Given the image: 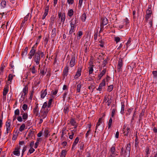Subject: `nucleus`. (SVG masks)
Returning <instances> with one entry per match:
<instances>
[{
	"mask_svg": "<svg viewBox=\"0 0 157 157\" xmlns=\"http://www.w3.org/2000/svg\"><path fill=\"white\" fill-rule=\"evenodd\" d=\"M33 56V59L34 62L36 65H38L40 63V60L41 58L44 57V54L40 49H38L37 51L35 52Z\"/></svg>",
	"mask_w": 157,
	"mask_h": 157,
	"instance_id": "f257e3e1",
	"label": "nucleus"
},
{
	"mask_svg": "<svg viewBox=\"0 0 157 157\" xmlns=\"http://www.w3.org/2000/svg\"><path fill=\"white\" fill-rule=\"evenodd\" d=\"M115 148V145L114 144L111 147L108 153L109 155L107 156V157H115L118 155V151H116Z\"/></svg>",
	"mask_w": 157,
	"mask_h": 157,
	"instance_id": "f03ea898",
	"label": "nucleus"
},
{
	"mask_svg": "<svg viewBox=\"0 0 157 157\" xmlns=\"http://www.w3.org/2000/svg\"><path fill=\"white\" fill-rule=\"evenodd\" d=\"M78 19L76 18H72L71 21H70V30H74L75 31L76 24L78 23Z\"/></svg>",
	"mask_w": 157,
	"mask_h": 157,
	"instance_id": "7ed1b4c3",
	"label": "nucleus"
},
{
	"mask_svg": "<svg viewBox=\"0 0 157 157\" xmlns=\"http://www.w3.org/2000/svg\"><path fill=\"white\" fill-rule=\"evenodd\" d=\"M39 41L40 40H39L37 42V43H36L32 47L30 52L28 55V58L29 59H32L33 56V55H34V53H35V52L36 51V48L37 45L38 44V42H39Z\"/></svg>",
	"mask_w": 157,
	"mask_h": 157,
	"instance_id": "20e7f679",
	"label": "nucleus"
},
{
	"mask_svg": "<svg viewBox=\"0 0 157 157\" xmlns=\"http://www.w3.org/2000/svg\"><path fill=\"white\" fill-rule=\"evenodd\" d=\"M131 151V144L129 143L126 146V149L124 151V156L126 157L127 156H129L130 154Z\"/></svg>",
	"mask_w": 157,
	"mask_h": 157,
	"instance_id": "39448f33",
	"label": "nucleus"
},
{
	"mask_svg": "<svg viewBox=\"0 0 157 157\" xmlns=\"http://www.w3.org/2000/svg\"><path fill=\"white\" fill-rule=\"evenodd\" d=\"M49 111L48 109H47L45 111L40 110L39 117L41 118L44 119L47 117Z\"/></svg>",
	"mask_w": 157,
	"mask_h": 157,
	"instance_id": "423d86ee",
	"label": "nucleus"
},
{
	"mask_svg": "<svg viewBox=\"0 0 157 157\" xmlns=\"http://www.w3.org/2000/svg\"><path fill=\"white\" fill-rule=\"evenodd\" d=\"M123 66V61L122 59H119L118 61V64L117 66V71L118 72H122V67Z\"/></svg>",
	"mask_w": 157,
	"mask_h": 157,
	"instance_id": "0eeeda50",
	"label": "nucleus"
},
{
	"mask_svg": "<svg viewBox=\"0 0 157 157\" xmlns=\"http://www.w3.org/2000/svg\"><path fill=\"white\" fill-rule=\"evenodd\" d=\"M6 131L7 133L10 132H11V122L10 121L8 120L6 123Z\"/></svg>",
	"mask_w": 157,
	"mask_h": 157,
	"instance_id": "6e6552de",
	"label": "nucleus"
},
{
	"mask_svg": "<svg viewBox=\"0 0 157 157\" xmlns=\"http://www.w3.org/2000/svg\"><path fill=\"white\" fill-rule=\"evenodd\" d=\"M21 148V146L20 145H17L14 149V151L13 152L14 155L19 156L20 155V152L19 150Z\"/></svg>",
	"mask_w": 157,
	"mask_h": 157,
	"instance_id": "1a4fd4ad",
	"label": "nucleus"
},
{
	"mask_svg": "<svg viewBox=\"0 0 157 157\" xmlns=\"http://www.w3.org/2000/svg\"><path fill=\"white\" fill-rule=\"evenodd\" d=\"M82 69V67L79 66L77 69V71L75 75L74 76L75 79L78 78L81 75V71Z\"/></svg>",
	"mask_w": 157,
	"mask_h": 157,
	"instance_id": "9d476101",
	"label": "nucleus"
},
{
	"mask_svg": "<svg viewBox=\"0 0 157 157\" xmlns=\"http://www.w3.org/2000/svg\"><path fill=\"white\" fill-rule=\"evenodd\" d=\"M9 91V84L6 85L4 88L3 92V98H6V95Z\"/></svg>",
	"mask_w": 157,
	"mask_h": 157,
	"instance_id": "9b49d317",
	"label": "nucleus"
},
{
	"mask_svg": "<svg viewBox=\"0 0 157 157\" xmlns=\"http://www.w3.org/2000/svg\"><path fill=\"white\" fill-rule=\"evenodd\" d=\"M105 85V79H104L102 82L99 84V87L97 89V90L101 91L102 90V87Z\"/></svg>",
	"mask_w": 157,
	"mask_h": 157,
	"instance_id": "f8f14e48",
	"label": "nucleus"
},
{
	"mask_svg": "<svg viewBox=\"0 0 157 157\" xmlns=\"http://www.w3.org/2000/svg\"><path fill=\"white\" fill-rule=\"evenodd\" d=\"M108 23V20L107 18L105 17H103L101 18V24L102 25H105Z\"/></svg>",
	"mask_w": 157,
	"mask_h": 157,
	"instance_id": "ddd939ff",
	"label": "nucleus"
},
{
	"mask_svg": "<svg viewBox=\"0 0 157 157\" xmlns=\"http://www.w3.org/2000/svg\"><path fill=\"white\" fill-rule=\"evenodd\" d=\"M39 109L38 107V104H37L35 106L34 108L33 109V113L34 115L37 116L39 114Z\"/></svg>",
	"mask_w": 157,
	"mask_h": 157,
	"instance_id": "4468645a",
	"label": "nucleus"
},
{
	"mask_svg": "<svg viewBox=\"0 0 157 157\" xmlns=\"http://www.w3.org/2000/svg\"><path fill=\"white\" fill-rule=\"evenodd\" d=\"M21 115H22V118L25 122L28 118V115L27 113H25L22 110L21 111Z\"/></svg>",
	"mask_w": 157,
	"mask_h": 157,
	"instance_id": "2eb2a0df",
	"label": "nucleus"
},
{
	"mask_svg": "<svg viewBox=\"0 0 157 157\" xmlns=\"http://www.w3.org/2000/svg\"><path fill=\"white\" fill-rule=\"evenodd\" d=\"M75 56H73L71 57V59L70 62V65L71 67H73L75 63Z\"/></svg>",
	"mask_w": 157,
	"mask_h": 157,
	"instance_id": "dca6fc26",
	"label": "nucleus"
},
{
	"mask_svg": "<svg viewBox=\"0 0 157 157\" xmlns=\"http://www.w3.org/2000/svg\"><path fill=\"white\" fill-rule=\"evenodd\" d=\"M29 14H28L26 16L24 17V20L22 21V23L21 24V28H22L25 25V22L27 21L29 18Z\"/></svg>",
	"mask_w": 157,
	"mask_h": 157,
	"instance_id": "f3484780",
	"label": "nucleus"
},
{
	"mask_svg": "<svg viewBox=\"0 0 157 157\" xmlns=\"http://www.w3.org/2000/svg\"><path fill=\"white\" fill-rule=\"evenodd\" d=\"M69 71V67L68 65L66 66L64 68L63 72V75L64 76H67V75Z\"/></svg>",
	"mask_w": 157,
	"mask_h": 157,
	"instance_id": "a211bd4d",
	"label": "nucleus"
},
{
	"mask_svg": "<svg viewBox=\"0 0 157 157\" xmlns=\"http://www.w3.org/2000/svg\"><path fill=\"white\" fill-rule=\"evenodd\" d=\"M99 29V27H97L96 29V30L94 32V39L95 40H96L97 39L98 30Z\"/></svg>",
	"mask_w": 157,
	"mask_h": 157,
	"instance_id": "6ab92c4d",
	"label": "nucleus"
},
{
	"mask_svg": "<svg viewBox=\"0 0 157 157\" xmlns=\"http://www.w3.org/2000/svg\"><path fill=\"white\" fill-rule=\"evenodd\" d=\"M47 70V68L45 69L44 67H43L40 69V74L42 76L44 75L46 72Z\"/></svg>",
	"mask_w": 157,
	"mask_h": 157,
	"instance_id": "aec40b11",
	"label": "nucleus"
},
{
	"mask_svg": "<svg viewBox=\"0 0 157 157\" xmlns=\"http://www.w3.org/2000/svg\"><path fill=\"white\" fill-rule=\"evenodd\" d=\"M69 111V106L68 105H65L63 109V112L64 113L66 114H68Z\"/></svg>",
	"mask_w": 157,
	"mask_h": 157,
	"instance_id": "412c9836",
	"label": "nucleus"
},
{
	"mask_svg": "<svg viewBox=\"0 0 157 157\" xmlns=\"http://www.w3.org/2000/svg\"><path fill=\"white\" fill-rule=\"evenodd\" d=\"M47 94V90L46 89L44 91H41V98H44Z\"/></svg>",
	"mask_w": 157,
	"mask_h": 157,
	"instance_id": "4be33fe9",
	"label": "nucleus"
},
{
	"mask_svg": "<svg viewBox=\"0 0 157 157\" xmlns=\"http://www.w3.org/2000/svg\"><path fill=\"white\" fill-rule=\"evenodd\" d=\"M7 63L6 62L5 63L3 62L1 65L0 71H3L5 68L7 66Z\"/></svg>",
	"mask_w": 157,
	"mask_h": 157,
	"instance_id": "5701e85b",
	"label": "nucleus"
},
{
	"mask_svg": "<svg viewBox=\"0 0 157 157\" xmlns=\"http://www.w3.org/2000/svg\"><path fill=\"white\" fill-rule=\"evenodd\" d=\"M1 8H5L6 6V2L5 0H1Z\"/></svg>",
	"mask_w": 157,
	"mask_h": 157,
	"instance_id": "b1692460",
	"label": "nucleus"
},
{
	"mask_svg": "<svg viewBox=\"0 0 157 157\" xmlns=\"http://www.w3.org/2000/svg\"><path fill=\"white\" fill-rule=\"evenodd\" d=\"M79 140V138L78 137H77L75 138L74 141V142L73 143V144H72V149H73L75 147V146H76V145L77 144Z\"/></svg>",
	"mask_w": 157,
	"mask_h": 157,
	"instance_id": "393cba45",
	"label": "nucleus"
},
{
	"mask_svg": "<svg viewBox=\"0 0 157 157\" xmlns=\"http://www.w3.org/2000/svg\"><path fill=\"white\" fill-rule=\"evenodd\" d=\"M121 113L122 114H124V104L123 102H121Z\"/></svg>",
	"mask_w": 157,
	"mask_h": 157,
	"instance_id": "a878e982",
	"label": "nucleus"
},
{
	"mask_svg": "<svg viewBox=\"0 0 157 157\" xmlns=\"http://www.w3.org/2000/svg\"><path fill=\"white\" fill-rule=\"evenodd\" d=\"M106 71V69H105V68L101 72V73L98 75V77L99 78V79H100L102 77V76L105 74Z\"/></svg>",
	"mask_w": 157,
	"mask_h": 157,
	"instance_id": "bb28decb",
	"label": "nucleus"
},
{
	"mask_svg": "<svg viewBox=\"0 0 157 157\" xmlns=\"http://www.w3.org/2000/svg\"><path fill=\"white\" fill-rule=\"evenodd\" d=\"M82 35L83 33L82 31H78L77 33V37L76 38L77 39V40H80Z\"/></svg>",
	"mask_w": 157,
	"mask_h": 157,
	"instance_id": "cd10ccee",
	"label": "nucleus"
},
{
	"mask_svg": "<svg viewBox=\"0 0 157 157\" xmlns=\"http://www.w3.org/2000/svg\"><path fill=\"white\" fill-rule=\"evenodd\" d=\"M47 107V103L45 102H44V103L42 109L40 110H42V111H45L47 109H48Z\"/></svg>",
	"mask_w": 157,
	"mask_h": 157,
	"instance_id": "c85d7f7f",
	"label": "nucleus"
},
{
	"mask_svg": "<svg viewBox=\"0 0 157 157\" xmlns=\"http://www.w3.org/2000/svg\"><path fill=\"white\" fill-rule=\"evenodd\" d=\"M56 28H54L52 31L51 37L52 38H54L56 35Z\"/></svg>",
	"mask_w": 157,
	"mask_h": 157,
	"instance_id": "c756f323",
	"label": "nucleus"
},
{
	"mask_svg": "<svg viewBox=\"0 0 157 157\" xmlns=\"http://www.w3.org/2000/svg\"><path fill=\"white\" fill-rule=\"evenodd\" d=\"M65 18L66 16L65 13H62V16L60 18L61 19V22L63 23V24L64 23Z\"/></svg>",
	"mask_w": 157,
	"mask_h": 157,
	"instance_id": "7c9ffc66",
	"label": "nucleus"
},
{
	"mask_svg": "<svg viewBox=\"0 0 157 157\" xmlns=\"http://www.w3.org/2000/svg\"><path fill=\"white\" fill-rule=\"evenodd\" d=\"M15 76V75H13L11 74H10L8 77V81H10V82H9V84H10L11 82V80L13 79V77Z\"/></svg>",
	"mask_w": 157,
	"mask_h": 157,
	"instance_id": "2f4dec72",
	"label": "nucleus"
},
{
	"mask_svg": "<svg viewBox=\"0 0 157 157\" xmlns=\"http://www.w3.org/2000/svg\"><path fill=\"white\" fill-rule=\"evenodd\" d=\"M28 50V48L27 47H25L24 49V51L22 52L21 55L22 57L23 56H26L27 53V51Z\"/></svg>",
	"mask_w": 157,
	"mask_h": 157,
	"instance_id": "473e14b6",
	"label": "nucleus"
},
{
	"mask_svg": "<svg viewBox=\"0 0 157 157\" xmlns=\"http://www.w3.org/2000/svg\"><path fill=\"white\" fill-rule=\"evenodd\" d=\"M74 11L72 9H70L68 10L67 15L70 17H71L73 15Z\"/></svg>",
	"mask_w": 157,
	"mask_h": 157,
	"instance_id": "72a5a7b5",
	"label": "nucleus"
},
{
	"mask_svg": "<svg viewBox=\"0 0 157 157\" xmlns=\"http://www.w3.org/2000/svg\"><path fill=\"white\" fill-rule=\"evenodd\" d=\"M86 13H84L82 15V16L81 17V20H82V22H85V21L86 19Z\"/></svg>",
	"mask_w": 157,
	"mask_h": 157,
	"instance_id": "f704fd0d",
	"label": "nucleus"
},
{
	"mask_svg": "<svg viewBox=\"0 0 157 157\" xmlns=\"http://www.w3.org/2000/svg\"><path fill=\"white\" fill-rule=\"evenodd\" d=\"M67 153V151L65 150H63L61 153L60 157H65Z\"/></svg>",
	"mask_w": 157,
	"mask_h": 157,
	"instance_id": "c9c22d12",
	"label": "nucleus"
},
{
	"mask_svg": "<svg viewBox=\"0 0 157 157\" xmlns=\"http://www.w3.org/2000/svg\"><path fill=\"white\" fill-rule=\"evenodd\" d=\"M75 31L73 30H70L69 33V34L71 33V34H73V35L74 36V37H75L74 39V41H76L77 40H76V35L75 33Z\"/></svg>",
	"mask_w": 157,
	"mask_h": 157,
	"instance_id": "e433bc0d",
	"label": "nucleus"
},
{
	"mask_svg": "<svg viewBox=\"0 0 157 157\" xmlns=\"http://www.w3.org/2000/svg\"><path fill=\"white\" fill-rule=\"evenodd\" d=\"M30 69L32 73L33 74H35L37 72V71L36 70L35 66H33L32 67L30 68Z\"/></svg>",
	"mask_w": 157,
	"mask_h": 157,
	"instance_id": "4c0bfd02",
	"label": "nucleus"
},
{
	"mask_svg": "<svg viewBox=\"0 0 157 157\" xmlns=\"http://www.w3.org/2000/svg\"><path fill=\"white\" fill-rule=\"evenodd\" d=\"M95 86L93 84L90 83L88 86V89L89 90H92V92L93 91L94 89H95Z\"/></svg>",
	"mask_w": 157,
	"mask_h": 157,
	"instance_id": "58836bf2",
	"label": "nucleus"
},
{
	"mask_svg": "<svg viewBox=\"0 0 157 157\" xmlns=\"http://www.w3.org/2000/svg\"><path fill=\"white\" fill-rule=\"evenodd\" d=\"M101 120H102L101 118H100L99 119L98 122V123L96 124V129H95L96 130H97V128H98V127L101 124Z\"/></svg>",
	"mask_w": 157,
	"mask_h": 157,
	"instance_id": "ea45409f",
	"label": "nucleus"
},
{
	"mask_svg": "<svg viewBox=\"0 0 157 157\" xmlns=\"http://www.w3.org/2000/svg\"><path fill=\"white\" fill-rule=\"evenodd\" d=\"M50 132L49 131L48 129H45L44 131V136L46 138L48 137L49 134Z\"/></svg>",
	"mask_w": 157,
	"mask_h": 157,
	"instance_id": "a19ab883",
	"label": "nucleus"
},
{
	"mask_svg": "<svg viewBox=\"0 0 157 157\" xmlns=\"http://www.w3.org/2000/svg\"><path fill=\"white\" fill-rule=\"evenodd\" d=\"M131 38L130 37L129 39L128 40L126 44V47L127 48H128V47L129 46L131 45Z\"/></svg>",
	"mask_w": 157,
	"mask_h": 157,
	"instance_id": "79ce46f5",
	"label": "nucleus"
},
{
	"mask_svg": "<svg viewBox=\"0 0 157 157\" xmlns=\"http://www.w3.org/2000/svg\"><path fill=\"white\" fill-rule=\"evenodd\" d=\"M70 123L72 126H74L76 123V121L75 119L72 118L70 120Z\"/></svg>",
	"mask_w": 157,
	"mask_h": 157,
	"instance_id": "37998d69",
	"label": "nucleus"
},
{
	"mask_svg": "<svg viewBox=\"0 0 157 157\" xmlns=\"http://www.w3.org/2000/svg\"><path fill=\"white\" fill-rule=\"evenodd\" d=\"M90 66H91V67L89 68V75L92 74L93 71V66H94L93 65H91V63L90 64Z\"/></svg>",
	"mask_w": 157,
	"mask_h": 157,
	"instance_id": "c03bdc74",
	"label": "nucleus"
},
{
	"mask_svg": "<svg viewBox=\"0 0 157 157\" xmlns=\"http://www.w3.org/2000/svg\"><path fill=\"white\" fill-rule=\"evenodd\" d=\"M28 90V87L27 86H25L23 89V93L27 94Z\"/></svg>",
	"mask_w": 157,
	"mask_h": 157,
	"instance_id": "a18cd8bd",
	"label": "nucleus"
},
{
	"mask_svg": "<svg viewBox=\"0 0 157 157\" xmlns=\"http://www.w3.org/2000/svg\"><path fill=\"white\" fill-rule=\"evenodd\" d=\"M25 127V125L24 124H23L20 127L19 130L20 132H22L24 129Z\"/></svg>",
	"mask_w": 157,
	"mask_h": 157,
	"instance_id": "49530a36",
	"label": "nucleus"
},
{
	"mask_svg": "<svg viewBox=\"0 0 157 157\" xmlns=\"http://www.w3.org/2000/svg\"><path fill=\"white\" fill-rule=\"evenodd\" d=\"M82 85L79 83L78 84L77 86V91L78 93H79L80 91V89L81 88Z\"/></svg>",
	"mask_w": 157,
	"mask_h": 157,
	"instance_id": "de8ad7c7",
	"label": "nucleus"
},
{
	"mask_svg": "<svg viewBox=\"0 0 157 157\" xmlns=\"http://www.w3.org/2000/svg\"><path fill=\"white\" fill-rule=\"evenodd\" d=\"M35 150V149L33 148H30L29 151L27 155H29V154H31L33 153L34 151Z\"/></svg>",
	"mask_w": 157,
	"mask_h": 157,
	"instance_id": "09e8293b",
	"label": "nucleus"
},
{
	"mask_svg": "<svg viewBox=\"0 0 157 157\" xmlns=\"http://www.w3.org/2000/svg\"><path fill=\"white\" fill-rule=\"evenodd\" d=\"M126 130L127 131H125V132L124 131V133H125V136H127L128 135L129 132L130 131V128L128 127L126 129Z\"/></svg>",
	"mask_w": 157,
	"mask_h": 157,
	"instance_id": "8fccbe9b",
	"label": "nucleus"
},
{
	"mask_svg": "<svg viewBox=\"0 0 157 157\" xmlns=\"http://www.w3.org/2000/svg\"><path fill=\"white\" fill-rule=\"evenodd\" d=\"M58 89L57 88H56L54 90H52V94L54 95H56L58 92Z\"/></svg>",
	"mask_w": 157,
	"mask_h": 157,
	"instance_id": "3c124183",
	"label": "nucleus"
},
{
	"mask_svg": "<svg viewBox=\"0 0 157 157\" xmlns=\"http://www.w3.org/2000/svg\"><path fill=\"white\" fill-rule=\"evenodd\" d=\"M113 85H111L108 86L107 91L109 92H111L113 89Z\"/></svg>",
	"mask_w": 157,
	"mask_h": 157,
	"instance_id": "603ef678",
	"label": "nucleus"
},
{
	"mask_svg": "<svg viewBox=\"0 0 157 157\" xmlns=\"http://www.w3.org/2000/svg\"><path fill=\"white\" fill-rule=\"evenodd\" d=\"M49 6H47L45 7V10H44V13L45 14H47L48 15V10H49Z\"/></svg>",
	"mask_w": 157,
	"mask_h": 157,
	"instance_id": "864d4df0",
	"label": "nucleus"
},
{
	"mask_svg": "<svg viewBox=\"0 0 157 157\" xmlns=\"http://www.w3.org/2000/svg\"><path fill=\"white\" fill-rule=\"evenodd\" d=\"M152 13L151 8L148 7V9L146 10V14L151 15Z\"/></svg>",
	"mask_w": 157,
	"mask_h": 157,
	"instance_id": "5fc2aeb1",
	"label": "nucleus"
},
{
	"mask_svg": "<svg viewBox=\"0 0 157 157\" xmlns=\"http://www.w3.org/2000/svg\"><path fill=\"white\" fill-rule=\"evenodd\" d=\"M19 110L18 109H16L14 111V116H19Z\"/></svg>",
	"mask_w": 157,
	"mask_h": 157,
	"instance_id": "6e6d98bb",
	"label": "nucleus"
},
{
	"mask_svg": "<svg viewBox=\"0 0 157 157\" xmlns=\"http://www.w3.org/2000/svg\"><path fill=\"white\" fill-rule=\"evenodd\" d=\"M112 119L111 117H110V118L109 122L108 123V128H109L111 126L112 123Z\"/></svg>",
	"mask_w": 157,
	"mask_h": 157,
	"instance_id": "4d7b16f0",
	"label": "nucleus"
},
{
	"mask_svg": "<svg viewBox=\"0 0 157 157\" xmlns=\"http://www.w3.org/2000/svg\"><path fill=\"white\" fill-rule=\"evenodd\" d=\"M138 137L137 136H136V139L135 140V147H137L138 145Z\"/></svg>",
	"mask_w": 157,
	"mask_h": 157,
	"instance_id": "13d9d810",
	"label": "nucleus"
},
{
	"mask_svg": "<svg viewBox=\"0 0 157 157\" xmlns=\"http://www.w3.org/2000/svg\"><path fill=\"white\" fill-rule=\"evenodd\" d=\"M70 133L71 134L69 136V138L70 139L72 140L74 137V133L72 131H71V133H69L68 134H69Z\"/></svg>",
	"mask_w": 157,
	"mask_h": 157,
	"instance_id": "bf43d9fd",
	"label": "nucleus"
},
{
	"mask_svg": "<svg viewBox=\"0 0 157 157\" xmlns=\"http://www.w3.org/2000/svg\"><path fill=\"white\" fill-rule=\"evenodd\" d=\"M117 111V109L116 108H114L112 109L111 113V117H113L115 115V112Z\"/></svg>",
	"mask_w": 157,
	"mask_h": 157,
	"instance_id": "052dcab7",
	"label": "nucleus"
},
{
	"mask_svg": "<svg viewBox=\"0 0 157 157\" xmlns=\"http://www.w3.org/2000/svg\"><path fill=\"white\" fill-rule=\"evenodd\" d=\"M99 42L100 43V44H99V45L101 47H103L104 46V42L102 40H99Z\"/></svg>",
	"mask_w": 157,
	"mask_h": 157,
	"instance_id": "680f3d73",
	"label": "nucleus"
},
{
	"mask_svg": "<svg viewBox=\"0 0 157 157\" xmlns=\"http://www.w3.org/2000/svg\"><path fill=\"white\" fill-rule=\"evenodd\" d=\"M79 148L81 150L83 151V147L84 144L83 142H82L81 143L79 144Z\"/></svg>",
	"mask_w": 157,
	"mask_h": 157,
	"instance_id": "e2e57ef3",
	"label": "nucleus"
},
{
	"mask_svg": "<svg viewBox=\"0 0 157 157\" xmlns=\"http://www.w3.org/2000/svg\"><path fill=\"white\" fill-rule=\"evenodd\" d=\"M69 37L70 40L71 41H72L73 40H74V36L73 35V34H69Z\"/></svg>",
	"mask_w": 157,
	"mask_h": 157,
	"instance_id": "0e129e2a",
	"label": "nucleus"
},
{
	"mask_svg": "<svg viewBox=\"0 0 157 157\" xmlns=\"http://www.w3.org/2000/svg\"><path fill=\"white\" fill-rule=\"evenodd\" d=\"M152 74L153 75V78H156L157 77V71H152Z\"/></svg>",
	"mask_w": 157,
	"mask_h": 157,
	"instance_id": "69168bd1",
	"label": "nucleus"
},
{
	"mask_svg": "<svg viewBox=\"0 0 157 157\" xmlns=\"http://www.w3.org/2000/svg\"><path fill=\"white\" fill-rule=\"evenodd\" d=\"M68 94V92L65 91L63 94V100L64 101L65 100V98H66L67 95Z\"/></svg>",
	"mask_w": 157,
	"mask_h": 157,
	"instance_id": "338daca9",
	"label": "nucleus"
},
{
	"mask_svg": "<svg viewBox=\"0 0 157 157\" xmlns=\"http://www.w3.org/2000/svg\"><path fill=\"white\" fill-rule=\"evenodd\" d=\"M52 101V99H50L48 101V103L47 104V107L48 108H50L51 105V104Z\"/></svg>",
	"mask_w": 157,
	"mask_h": 157,
	"instance_id": "774afa93",
	"label": "nucleus"
}]
</instances>
